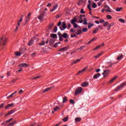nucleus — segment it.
<instances>
[{"label": "nucleus", "mask_w": 126, "mask_h": 126, "mask_svg": "<svg viewBox=\"0 0 126 126\" xmlns=\"http://www.w3.org/2000/svg\"><path fill=\"white\" fill-rule=\"evenodd\" d=\"M15 107V103H12L10 104H8L7 106L5 107V110H9V109H11V108H14Z\"/></svg>", "instance_id": "obj_1"}, {"label": "nucleus", "mask_w": 126, "mask_h": 126, "mask_svg": "<svg viewBox=\"0 0 126 126\" xmlns=\"http://www.w3.org/2000/svg\"><path fill=\"white\" fill-rule=\"evenodd\" d=\"M125 85H126V83L122 84L121 85H120V86L116 88V89L115 90V91H116V92H117V91H120V90H122L124 88V86H125Z\"/></svg>", "instance_id": "obj_2"}, {"label": "nucleus", "mask_w": 126, "mask_h": 126, "mask_svg": "<svg viewBox=\"0 0 126 126\" xmlns=\"http://www.w3.org/2000/svg\"><path fill=\"white\" fill-rule=\"evenodd\" d=\"M60 28L62 31H63L66 28V23H65V22H63L62 26H61Z\"/></svg>", "instance_id": "obj_3"}, {"label": "nucleus", "mask_w": 126, "mask_h": 126, "mask_svg": "<svg viewBox=\"0 0 126 126\" xmlns=\"http://www.w3.org/2000/svg\"><path fill=\"white\" fill-rule=\"evenodd\" d=\"M81 92H82V88H81V87H79L75 91V95H78V94H80Z\"/></svg>", "instance_id": "obj_4"}, {"label": "nucleus", "mask_w": 126, "mask_h": 126, "mask_svg": "<svg viewBox=\"0 0 126 126\" xmlns=\"http://www.w3.org/2000/svg\"><path fill=\"white\" fill-rule=\"evenodd\" d=\"M48 43H49V39H46L45 41L43 40L38 43V45L39 46H44L45 44H48Z\"/></svg>", "instance_id": "obj_5"}, {"label": "nucleus", "mask_w": 126, "mask_h": 126, "mask_svg": "<svg viewBox=\"0 0 126 126\" xmlns=\"http://www.w3.org/2000/svg\"><path fill=\"white\" fill-rule=\"evenodd\" d=\"M44 16H45V15H44V13H41L38 16V19H39V20H40V21H42L44 19Z\"/></svg>", "instance_id": "obj_6"}, {"label": "nucleus", "mask_w": 126, "mask_h": 126, "mask_svg": "<svg viewBox=\"0 0 126 126\" xmlns=\"http://www.w3.org/2000/svg\"><path fill=\"white\" fill-rule=\"evenodd\" d=\"M55 87L54 86H52L51 87L49 88H47L45 89L43 91V93H45L46 92H48V91H50V90H52Z\"/></svg>", "instance_id": "obj_7"}, {"label": "nucleus", "mask_w": 126, "mask_h": 126, "mask_svg": "<svg viewBox=\"0 0 126 126\" xmlns=\"http://www.w3.org/2000/svg\"><path fill=\"white\" fill-rule=\"evenodd\" d=\"M19 66L20 67H28V66H29V65H28V64L27 63H22L19 64Z\"/></svg>", "instance_id": "obj_8"}, {"label": "nucleus", "mask_w": 126, "mask_h": 126, "mask_svg": "<svg viewBox=\"0 0 126 126\" xmlns=\"http://www.w3.org/2000/svg\"><path fill=\"white\" fill-rule=\"evenodd\" d=\"M105 11H108V12H112V10L111 9V8L108 5H106L105 6Z\"/></svg>", "instance_id": "obj_9"}, {"label": "nucleus", "mask_w": 126, "mask_h": 126, "mask_svg": "<svg viewBox=\"0 0 126 126\" xmlns=\"http://www.w3.org/2000/svg\"><path fill=\"white\" fill-rule=\"evenodd\" d=\"M58 7H59V5H58V4H56L53 6V8L51 10H50V12H53V11H55V10H56V9H57Z\"/></svg>", "instance_id": "obj_10"}, {"label": "nucleus", "mask_w": 126, "mask_h": 126, "mask_svg": "<svg viewBox=\"0 0 126 126\" xmlns=\"http://www.w3.org/2000/svg\"><path fill=\"white\" fill-rule=\"evenodd\" d=\"M14 112H15L14 111V110H12L9 111L8 113L6 114V115H5V117H7V116H9L10 115H12V114H13V113H14Z\"/></svg>", "instance_id": "obj_11"}, {"label": "nucleus", "mask_w": 126, "mask_h": 126, "mask_svg": "<svg viewBox=\"0 0 126 126\" xmlns=\"http://www.w3.org/2000/svg\"><path fill=\"white\" fill-rule=\"evenodd\" d=\"M82 58L77 59L76 61H74L73 62L71 63V65H73V64H75V63H79L80 61H81Z\"/></svg>", "instance_id": "obj_12"}, {"label": "nucleus", "mask_w": 126, "mask_h": 126, "mask_svg": "<svg viewBox=\"0 0 126 126\" xmlns=\"http://www.w3.org/2000/svg\"><path fill=\"white\" fill-rule=\"evenodd\" d=\"M100 76H101V74L100 73H97V74H95L94 77H93V78L94 79H97V78H99V77H100Z\"/></svg>", "instance_id": "obj_13"}, {"label": "nucleus", "mask_w": 126, "mask_h": 126, "mask_svg": "<svg viewBox=\"0 0 126 126\" xmlns=\"http://www.w3.org/2000/svg\"><path fill=\"white\" fill-rule=\"evenodd\" d=\"M67 50H68V46H66L65 47H63L62 48H61L60 51V52H63L64 51H67Z\"/></svg>", "instance_id": "obj_14"}, {"label": "nucleus", "mask_w": 126, "mask_h": 126, "mask_svg": "<svg viewBox=\"0 0 126 126\" xmlns=\"http://www.w3.org/2000/svg\"><path fill=\"white\" fill-rule=\"evenodd\" d=\"M34 44V38H32L29 42L28 43L29 46H32Z\"/></svg>", "instance_id": "obj_15"}, {"label": "nucleus", "mask_w": 126, "mask_h": 126, "mask_svg": "<svg viewBox=\"0 0 126 126\" xmlns=\"http://www.w3.org/2000/svg\"><path fill=\"white\" fill-rule=\"evenodd\" d=\"M87 68V67H86L85 68L83 69L82 70L79 71L78 73L77 74V75H78L79 73H82L83 72H84V71L86 70Z\"/></svg>", "instance_id": "obj_16"}, {"label": "nucleus", "mask_w": 126, "mask_h": 126, "mask_svg": "<svg viewBox=\"0 0 126 126\" xmlns=\"http://www.w3.org/2000/svg\"><path fill=\"white\" fill-rule=\"evenodd\" d=\"M62 37H63V38H67L69 37L68 34H67V33H63V35H62Z\"/></svg>", "instance_id": "obj_17"}, {"label": "nucleus", "mask_w": 126, "mask_h": 126, "mask_svg": "<svg viewBox=\"0 0 126 126\" xmlns=\"http://www.w3.org/2000/svg\"><path fill=\"white\" fill-rule=\"evenodd\" d=\"M123 59V54H120L117 57L118 61H120V60H122Z\"/></svg>", "instance_id": "obj_18"}, {"label": "nucleus", "mask_w": 126, "mask_h": 126, "mask_svg": "<svg viewBox=\"0 0 126 126\" xmlns=\"http://www.w3.org/2000/svg\"><path fill=\"white\" fill-rule=\"evenodd\" d=\"M93 26H94V24H90L89 23H88V27L89 29H90V28Z\"/></svg>", "instance_id": "obj_19"}, {"label": "nucleus", "mask_w": 126, "mask_h": 126, "mask_svg": "<svg viewBox=\"0 0 126 126\" xmlns=\"http://www.w3.org/2000/svg\"><path fill=\"white\" fill-rule=\"evenodd\" d=\"M63 103H66V102H67V97H66V96L63 97Z\"/></svg>", "instance_id": "obj_20"}, {"label": "nucleus", "mask_w": 126, "mask_h": 126, "mask_svg": "<svg viewBox=\"0 0 126 126\" xmlns=\"http://www.w3.org/2000/svg\"><path fill=\"white\" fill-rule=\"evenodd\" d=\"M87 85H88V83H87V82H84L81 84V86L82 87H86Z\"/></svg>", "instance_id": "obj_21"}, {"label": "nucleus", "mask_w": 126, "mask_h": 126, "mask_svg": "<svg viewBox=\"0 0 126 126\" xmlns=\"http://www.w3.org/2000/svg\"><path fill=\"white\" fill-rule=\"evenodd\" d=\"M117 78H118L117 76L113 77V78L109 81V83H112V82H113L115 80V79H117Z\"/></svg>", "instance_id": "obj_22"}, {"label": "nucleus", "mask_w": 126, "mask_h": 126, "mask_svg": "<svg viewBox=\"0 0 126 126\" xmlns=\"http://www.w3.org/2000/svg\"><path fill=\"white\" fill-rule=\"evenodd\" d=\"M77 21L76 20V19H74L71 20V24H75V23L77 22Z\"/></svg>", "instance_id": "obj_23"}, {"label": "nucleus", "mask_w": 126, "mask_h": 126, "mask_svg": "<svg viewBox=\"0 0 126 126\" xmlns=\"http://www.w3.org/2000/svg\"><path fill=\"white\" fill-rule=\"evenodd\" d=\"M60 107L59 106H56V107L53 108L54 111H55V112H57V111H59V110H60Z\"/></svg>", "instance_id": "obj_24"}, {"label": "nucleus", "mask_w": 126, "mask_h": 126, "mask_svg": "<svg viewBox=\"0 0 126 126\" xmlns=\"http://www.w3.org/2000/svg\"><path fill=\"white\" fill-rule=\"evenodd\" d=\"M75 121L76 122H80V121H81V118H80L79 117H77V118H75Z\"/></svg>", "instance_id": "obj_25"}, {"label": "nucleus", "mask_w": 126, "mask_h": 126, "mask_svg": "<svg viewBox=\"0 0 126 126\" xmlns=\"http://www.w3.org/2000/svg\"><path fill=\"white\" fill-rule=\"evenodd\" d=\"M103 55V53H99L98 54H97V55L94 56V58H99V57H101V56H102Z\"/></svg>", "instance_id": "obj_26"}, {"label": "nucleus", "mask_w": 126, "mask_h": 126, "mask_svg": "<svg viewBox=\"0 0 126 126\" xmlns=\"http://www.w3.org/2000/svg\"><path fill=\"white\" fill-rule=\"evenodd\" d=\"M98 31H99V29L96 28V29H94V30L93 32V34H96V33H97V32H98Z\"/></svg>", "instance_id": "obj_27"}, {"label": "nucleus", "mask_w": 126, "mask_h": 126, "mask_svg": "<svg viewBox=\"0 0 126 126\" xmlns=\"http://www.w3.org/2000/svg\"><path fill=\"white\" fill-rule=\"evenodd\" d=\"M83 24H84V25H86L88 24V23H87V19L85 18L84 19Z\"/></svg>", "instance_id": "obj_28"}, {"label": "nucleus", "mask_w": 126, "mask_h": 126, "mask_svg": "<svg viewBox=\"0 0 126 126\" xmlns=\"http://www.w3.org/2000/svg\"><path fill=\"white\" fill-rule=\"evenodd\" d=\"M119 21H120V22H122V23H126V21L121 18L119 19Z\"/></svg>", "instance_id": "obj_29"}, {"label": "nucleus", "mask_w": 126, "mask_h": 126, "mask_svg": "<svg viewBox=\"0 0 126 126\" xmlns=\"http://www.w3.org/2000/svg\"><path fill=\"white\" fill-rule=\"evenodd\" d=\"M15 56L20 57V56H21V53H20L18 52H16L15 53Z\"/></svg>", "instance_id": "obj_30"}, {"label": "nucleus", "mask_w": 126, "mask_h": 126, "mask_svg": "<svg viewBox=\"0 0 126 126\" xmlns=\"http://www.w3.org/2000/svg\"><path fill=\"white\" fill-rule=\"evenodd\" d=\"M101 47H102V45L100 44L98 46L96 47L94 49H93V51H95V50H97V49H99V48H101Z\"/></svg>", "instance_id": "obj_31"}, {"label": "nucleus", "mask_w": 126, "mask_h": 126, "mask_svg": "<svg viewBox=\"0 0 126 126\" xmlns=\"http://www.w3.org/2000/svg\"><path fill=\"white\" fill-rule=\"evenodd\" d=\"M92 7L93 8H96V7H97V5H96V3H93L92 4Z\"/></svg>", "instance_id": "obj_32"}, {"label": "nucleus", "mask_w": 126, "mask_h": 126, "mask_svg": "<svg viewBox=\"0 0 126 126\" xmlns=\"http://www.w3.org/2000/svg\"><path fill=\"white\" fill-rule=\"evenodd\" d=\"M50 43H52V44L55 43V39L53 38H51L50 40Z\"/></svg>", "instance_id": "obj_33"}, {"label": "nucleus", "mask_w": 126, "mask_h": 126, "mask_svg": "<svg viewBox=\"0 0 126 126\" xmlns=\"http://www.w3.org/2000/svg\"><path fill=\"white\" fill-rule=\"evenodd\" d=\"M56 37H57V35H56L55 34H51V38H52V39H55V38H56Z\"/></svg>", "instance_id": "obj_34"}, {"label": "nucleus", "mask_w": 126, "mask_h": 126, "mask_svg": "<svg viewBox=\"0 0 126 126\" xmlns=\"http://www.w3.org/2000/svg\"><path fill=\"white\" fill-rule=\"evenodd\" d=\"M13 95H14V94H11L7 97V99H10L11 97H13Z\"/></svg>", "instance_id": "obj_35"}, {"label": "nucleus", "mask_w": 126, "mask_h": 126, "mask_svg": "<svg viewBox=\"0 0 126 126\" xmlns=\"http://www.w3.org/2000/svg\"><path fill=\"white\" fill-rule=\"evenodd\" d=\"M77 35H80L82 34V31H78L76 33Z\"/></svg>", "instance_id": "obj_36"}, {"label": "nucleus", "mask_w": 126, "mask_h": 126, "mask_svg": "<svg viewBox=\"0 0 126 126\" xmlns=\"http://www.w3.org/2000/svg\"><path fill=\"white\" fill-rule=\"evenodd\" d=\"M68 120V117L64 118L63 119V122H67Z\"/></svg>", "instance_id": "obj_37"}, {"label": "nucleus", "mask_w": 126, "mask_h": 126, "mask_svg": "<svg viewBox=\"0 0 126 126\" xmlns=\"http://www.w3.org/2000/svg\"><path fill=\"white\" fill-rule=\"evenodd\" d=\"M109 25V23L108 22H105L104 24V27H107Z\"/></svg>", "instance_id": "obj_38"}, {"label": "nucleus", "mask_w": 126, "mask_h": 126, "mask_svg": "<svg viewBox=\"0 0 126 126\" xmlns=\"http://www.w3.org/2000/svg\"><path fill=\"white\" fill-rule=\"evenodd\" d=\"M53 26H54V23H52V24L49 25V26L48 27V29H51L52 28V27H53Z\"/></svg>", "instance_id": "obj_39"}, {"label": "nucleus", "mask_w": 126, "mask_h": 126, "mask_svg": "<svg viewBox=\"0 0 126 126\" xmlns=\"http://www.w3.org/2000/svg\"><path fill=\"white\" fill-rule=\"evenodd\" d=\"M106 18H107V19H111L112 16H111V15H107L106 16Z\"/></svg>", "instance_id": "obj_40"}, {"label": "nucleus", "mask_w": 126, "mask_h": 126, "mask_svg": "<svg viewBox=\"0 0 126 126\" xmlns=\"http://www.w3.org/2000/svg\"><path fill=\"white\" fill-rule=\"evenodd\" d=\"M115 10L118 12L121 11V10H122V8L121 7L117 8L116 9H115Z\"/></svg>", "instance_id": "obj_41"}, {"label": "nucleus", "mask_w": 126, "mask_h": 126, "mask_svg": "<svg viewBox=\"0 0 126 126\" xmlns=\"http://www.w3.org/2000/svg\"><path fill=\"white\" fill-rule=\"evenodd\" d=\"M38 78H40V76L34 77L32 78V80H34L35 79H38Z\"/></svg>", "instance_id": "obj_42"}, {"label": "nucleus", "mask_w": 126, "mask_h": 126, "mask_svg": "<svg viewBox=\"0 0 126 126\" xmlns=\"http://www.w3.org/2000/svg\"><path fill=\"white\" fill-rule=\"evenodd\" d=\"M53 31H54V33L57 32V31H58V28L57 27L54 28Z\"/></svg>", "instance_id": "obj_43"}, {"label": "nucleus", "mask_w": 126, "mask_h": 126, "mask_svg": "<svg viewBox=\"0 0 126 126\" xmlns=\"http://www.w3.org/2000/svg\"><path fill=\"white\" fill-rule=\"evenodd\" d=\"M83 32H87V28H84L82 29Z\"/></svg>", "instance_id": "obj_44"}, {"label": "nucleus", "mask_w": 126, "mask_h": 126, "mask_svg": "<svg viewBox=\"0 0 126 126\" xmlns=\"http://www.w3.org/2000/svg\"><path fill=\"white\" fill-rule=\"evenodd\" d=\"M26 22H28V21H29V20H30V18L29 17H27L26 19Z\"/></svg>", "instance_id": "obj_45"}, {"label": "nucleus", "mask_w": 126, "mask_h": 126, "mask_svg": "<svg viewBox=\"0 0 126 126\" xmlns=\"http://www.w3.org/2000/svg\"><path fill=\"white\" fill-rule=\"evenodd\" d=\"M12 120H13V118H11L8 120H7L6 121V123L7 124V123H9V122H11V121H12Z\"/></svg>", "instance_id": "obj_46"}, {"label": "nucleus", "mask_w": 126, "mask_h": 126, "mask_svg": "<svg viewBox=\"0 0 126 126\" xmlns=\"http://www.w3.org/2000/svg\"><path fill=\"white\" fill-rule=\"evenodd\" d=\"M14 124H15V121L14 122L10 123V124L8 125V126H13V125H14Z\"/></svg>", "instance_id": "obj_47"}, {"label": "nucleus", "mask_w": 126, "mask_h": 126, "mask_svg": "<svg viewBox=\"0 0 126 126\" xmlns=\"http://www.w3.org/2000/svg\"><path fill=\"white\" fill-rule=\"evenodd\" d=\"M97 37H94V38H93L92 39H91L90 40V42H93V41H95V40H97Z\"/></svg>", "instance_id": "obj_48"}, {"label": "nucleus", "mask_w": 126, "mask_h": 126, "mask_svg": "<svg viewBox=\"0 0 126 126\" xmlns=\"http://www.w3.org/2000/svg\"><path fill=\"white\" fill-rule=\"evenodd\" d=\"M74 26V28H77L78 27V25L76 23L74 24V26Z\"/></svg>", "instance_id": "obj_49"}, {"label": "nucleus", "mask_w": 126, "mask_h": 126, "mask_svg": "<svg viewBox=\"0 0 126 126\" xmlns=\"http://www.w3.org/2000/svg\"><path fill=\"white\" fill-rule=\"evenodd\" d=\"M74 37H76V35L75 34H71V38H74Z\"/></svg>", "instance_id": "obj_50"}, {"label": "nucleus", "mask_w": 126, "mask_h": 126, "mask_svg": "<svg viewBox=\"0 0 126 126\" xmlns=\"http://www.w3.org/2000/svg\"><path fill=\"white\" fill-rule=\"evenodd\" d=\"M70 102L71 103V104H74V100H73V99H70Z\"/></svg>", "instance_id": "obj_51"}, {"label": "nucleus", "mask_w": 126, "mask_h": 126, "mask_svg": "<svg viewBox=\"0 0 126 126\" xmlns=\"http://www.w3.org/2000/svg\"><path fill=\"white\" fill-rule=\"evenodd\" d=\"M103 1V0H102L101 1H99L97 3V4L98 5V6H100V5H101L102 4V2Z\"/></svg>", "instance_id": "obj_52"}, {"label": "nucleus", "mask_w": 126, "mask_h": 126, "mask_svg": "<svg viewBox=\"0 0 126 126\" xmlns=\"http://www.w3.org/2000/svg\"><path fill=\"white\" fill-rule=\"evenodd\" d=\"M81 13L82 14H84V13H85V12H84V10H83V9H81Z\"/></svg>", "instance_id": "obj_53"}, {"label": "nucleus", "mask_w": 126, "mask_h": 126, "mask_svg": "<svg viewBox=\"0 0 126 126\" xmlns=\"http://www.w3.org/2000/svg\"><path fill=\"white\" fill-rule=\"evenodd\" d=\"M88 8L89 9V10H92V9L91 8V7L90 6V5H88Z\"/></svg>", "instance_id": "obj_54"}, {"label": "nucleus", "mask_w": 126, "mask_h": 126, "mask_svg": "<svg viewBox=\"0 0 126 126\" xmlns=\"http://www.w3.org/2000/svg\"><path fill=\"white\" fill-rule=\"evenodd\" d=\"M22 70H23V69H22V68H20L18 71H16V72H19L20 71H22Z\"/></svg>", "instance_id": "obj_55"}, {"label": "nucleus", "mask_w": 126, "mask_h": 126, "mask_svg": "<svg viewBox=\"0 0 126 126\" xmlns=\"http://www.w3.org/2000/svg\"><path fill=\"white\" fill-rule=\"evenodd\" d=\"M3 106H4V103H2L1 105H0V109H1V108H3Z\"/></svg>", "instance_id": "obj_56"}, {"label": "nucleus", "mask_w": 126, "mask_h": 126, "mask_svg": "<svg viewBox=\"0 0 126 126\" xmlns=\"http://www.w3.org/2000/svg\"><path fill=\"white\" fill-rule=\"evenodd\" d=\"M18 28H19V27L16 26V29L15 30V32H16V31H17V30H18Z\"/></svg>", "instance_id": "obj_57"}, {"label": "nucleus", "mask_w": 126, "mask_h": 126, "mask_svg": "<svg viewBox=\"0 0 126 126\" xmlns=\"http://www.w3.org/2000/svg\"><path fill=\"white\" fill-rule=\"evenodd\" d=\"M109 25L110 27H112L114 26V23H111L110 25Z\"/></svg>", "instance_id": "obj_58"}, {"label": "nucleus", "mask_w": 126, "mask_h": 126, "mask_svg": "<svg viewBox=\"0 0 126 126\" xmlns=\"http://www.w3.org/2000/svg\"><path fill=\"white\" fill-rule=\"evenodd\" d=\"M22 93H23V90H21L19 92V94H22Z\"/></svg>", "instance_id": "obj_59"}, {"label": "nucleus", "mask_w": 126, "mask_h": 126, "mask_svg": "<svg viewBox=\"0 0 126 126\" xmlns=\"http://www.w3.org/2000/svg\"><path fill=\"white\" fill-rule=\"evenodd\" d=\"M62 25V22H59L58 24V26H61Z\"/></svg>", "instance_id": "obj_60"}, {"label": "nucleus", "mask_w": 126, "mask_h": 126, "mask_svg": "<svg viewBox=\"0 0 126 126\" xmlns=\"http://www.w3.org/2000/svg\"><path fill=\"white\" fill-rule=\"evenodd\" d=\"M103 71L104 73H106V74H108L109 73V71H108V70H106V71L104 70Z\"/></svg>", "instance_id": "obj_61"}, {"label": "nucleus", "mask_w": 126, "mask_h": 126, "mask_svg": "<svg viewBox=\"0 0 126 126\" xmlns=\"http://www.w3.org/2000/svg\"><path fill=\"white\" fill-rule=\"evenodd\" d=\"M100 70V69L98 68V69H97L96 70H95V71H96V72H99Z\"/></svg>", "instance_id": "obj_62"}, {"label": "nucleus", "mask_w": 126, "mask_h": 126, "mask_svg": "<svg viewBox=\"0 0 126 126\" xmlns=\"http://www.w3.org/2000/svg\"><path fill=\"white\" fill-rule=\"evenodd\" d=\"M31 16V13H29L28 14V17H30Z\"/></svg>", "instance_id": "obj_63"}, {"label": "nucleus", "mask_w": 126, "mask_h": 126, "mask_svg": "<svg viewBox=\"0 0 126 126\" xmlns=\"http://www.w3.org/2000/svg\"><path fill=\"white\" fill-rule=\"evenodd\" d=\"M22 22V18H20V20L18 21V22Z\"/></svg>", "instance_id": "obj_64"}]
</instances>
